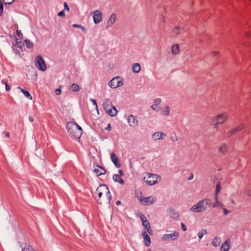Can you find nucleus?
I'll list each match as a JSON object with an SVG mask.
<instances>
[{
    "label": "nucleus",
    "instance_id": "nucleus-1",
    "mask_svg": "<svg viewBox=\"0 0 251 251\" xmlns=\"http://www.w3.org/2000/svg\"><path fill=\"white\" fill-rule=\"evenodd\" d=\"M95 194L98 197V198H96L98 203L101 204L104 202L109 203L110 202L112 196L107 185H100L97 189Z\"/></svg>",
    "mask_w": 251,
    "mask_h": 251
},
{
    "label": "nucleus",
    "instance_id": "nucleus-2",
    "mask_svg": "<svg viewBox=\"0 0 251 251\" xmlns=\"http://www.w3.org/2000/svg\"><path fill=\"white\" fill-rule=\"evenodd\" d=\"M66 128L71 138L78 139L80 138L82 129L76 123L73 122H68L67 124Z\"/></svg>",
    "mask_w": 251,
    "mask_h": 251
},
{
    "label": "nucleus",
    "instance_id": "nucleus-3",
    "mask_svg": "<svg viewBox=\"0 0 251 251\" xmlns=\"http://www.w3.org/2000/svg\"><path fill=\"white\" fill-rule=\"evenodd\" d=\"M211 205V200L209 199H205L200 201L197 204L194 205L190 209L191 212L200 213L204 211L207 209V206H210Z\"/></svg>",
    "mask_w": 251,
    "mask_h": 251
},
{
    "label": "nucleus",
    "instance_id": "nucleus-4",
    "mask_svg": "<svg viewBox=\"0 0 251 251\" xmlns=\"http://www.w3.org/2000/svg\"><path fill=\"white\" fill-rule=\"evenodd\" d=\"M103 107L106 112L110 116L114 117L117 114L116 108L112 104L108 99H105L103 102Z\"/></svg>",
    "mask_w": 251,
    "mask_h": 251
},
{
    "label": "nucleus",
    "instance_id": "nucleus-5",
    "mask_svg": "<svg viewBox=\"0 0 251 251\" xmlns=\"http://www.w3.org/2000/svg\"><path fill=\"white\" fill-rule=\"evenodd\" d=\"M227 118L228 115L227 113H220L212 119L211 124L214 126L215 128L218 129V125L224 123L227 120Z\"/></svg>",
    "mask_w": 251,
    "mask_h": 251
},
{
    "label": "nucleus",
    "instance_id": "nucleus-6",
    "mask_svg": "<svg viewBox=\"0 0 251 251\" xmlns=\"http://www.w3.org/2000/svg\"><path fill=\"white\" fill-rule=\"evenodd\" d=\"M160 176L156 174L147 173L144 177V181L149 185H153L160 180Z\"/></svg>",
    "mask_w": 251,
    "mask_h": 251
},
{
    "label": "nucleus",
    "instance_id": "nucleus-7",
    "mask_svg": "<svg viewBox=\"0 0 251 251\" xmlns=\"http://www.w3.org/2000/svg\"><path fill=\"white\" fill-rule=\"evenodd\" d=\"M35 65L41 71H44L47 69L46 63L43 57L40 55H38L36 57Z\"/></svg>",
    "mask_w": 251,
    "mask_h": 251
},
{
    "label": "nucleus",
    "instance_id": "nucleus-8",
    "mask_svg": "<svg viewBox=\"0 0 251 251\" xmlns=\"http://www.w3.org/2000/svg\"><path fill=\"white\" fill-rule=\"evenodd\" d=\"M108 84L111 88H116L123 85V83L120 77H115L111 80Z\"/></svg>",
    "mask_w": 251,
    "mask_h": 251
},
{
    "label": "nucleus",
    "instance_id": "nucleus-9",
    "mask_svg": "<svg viewBox=\"0 0 251 251\" xmlns=\"http://www.w3.org/2000/svg\"><path fill=\"white\" fill-rule=\"evenodd\" d=\"M140 203L144 205H148L156 201V199L152 196L144 197L139 199Z\"/></svg>",
    "mask_w": 251,
    "mask_h": 251
},
{
    "label": "nucleus",
    "instance_id": "nucleus-10",
    "mask_svg": "<svg viewBox=\"0 0 251 251\" xmlns=\"http://www.w3.org/2000/svg\"><path fill=\"white\" fill-rule=\"evenodd\" d=\"M244 128V126L243 125H241L235 127V128L232 129L230 131L227 132V133H225L224 135V137L225 138H229L232 135L235 133L237 131H239L243 129Z\"/></svg>",
    "mask_w": 251,
    "mask_h": 251
},
{
    "label": "nucleus",
    "instance_id": "nucleus-11",
    "mask_svg": "<svg viewBox=\"0 0 251 251\" xmlns=\"http://www.w3.org/2000/svg\"><path fill=\"white\" fill-rule=\"evenodd\" d=\"M127 122L129 126L131 127H135L138 125V121L132 115H129L128 116Z\"/></svg>",
    "mask_w": 251,
    "mask_h": 251
},
{
    "label": "nucleus",
    "instance_id": "nucleus-12",
    "mask_svg": "<svg viewBox=\"0 0 251 251\" xmlns=\"http://www.w3.org/2000/svg\"><path fill=\"white\" fill-rule=\"evenodd\" d=\"M93 17L96 24L100 23L102 21L101 13L98 10L93 12Z\"/></svg>",
    "mask_w": 251,
    "mask_h": 251
},
{
    "label": "nucleus",
    "instance_id": "nucleus-13",
    "mask_svg": "<svg viewBox=\"0 0 251 251\" xmlns=\"http://www.w3.org/2000/svg\"><path fill=\"white\" fill-rule=\"evenodd\" d=\"M110 158L116 167L120 168L121 167V164L119 163V159L114 152L110 154Z\"/></svg>",
    "mask_w": 251,
    "mask_h": 251
},
{
    "label": "nucleus",
    "instance_id": "nucleus-14",
    "mask_svg": "<svg viewBox=\"0 0 251 251\" xmlns=\"http://www.w3.org/2000/svg\"><path fill=\"white\" fill-rule=\"evenodd\" d=\"M166 136V135L162 132H155L152 135V137L154 140H159L163 139Z\"/></svg>",
    "mask_w": 251,
    "mask_h": 251
},
{
    "label": "nucleus",
    "instance_id": "nucleus-15",
    "mask_svg": "<svg viewBox=\"0 0 251 251\" xmlns=\"http://www.w3.org/2000/svg\"><path fill=\"white\" fill-rule=\"evenodd\" d=\"M94 172L97 176H100L106 173V170L103 167H100L99 165H97L95 168Z\"/></svg>",
    "mask_w": 251,
    "mask_h": 251
},
{
    "label": "nucleus",
    "instance_id": "nucleus-16",
    "mask_svg": "<svg viewBox=\"0 0 251 251\" xmlns=\"http://www.w3.org/2000/svg\"><path fill=\"white\" fill-rule=\"evenodd\" d=\"M116 19V15L113 13L110 16L107 22V25L108 26H111L115 22Z\"/></svg>",
    "mask_w": 251,
    "mask_h": 251
},
{
    "label": "nucleus",
    "instance_id": "nucleus-17",
    "mask_svg": "<svg viewBox=\"0 0 251 251\" xmlns=\"http://www.w3.org/2000/svg\"><path fill=\"white\" fill-rule=\"evenodd\" d=\"M230 246L228 240L226 241L221 247V251H228L229 250Z\"/></svg>",
    "mask_w": 251,
    "mask_h": 251
},
{
    "label": "nucleus",
    "instance_id": "nucleus-18",
    "mask_svg": "<svg viewBox=\"0 0 251 251\" xmlns=\"http://www.w3.org/2000/svg\"><path fill=\"white\" fill-rule=\"evenodd\" d=\"M113 178L115 181L118 182L120 184H124L125 183L124 180L121 178V176L119 175H114L113 176Z\"/></svg>",
    "mask_w": 251,
    "mask_h": 251
},
{
    "label": "nucleus",
    "instance_id": "nucleus-19",
    "mask_svg": "<svg viewBox=\"0 0 251 251\" xmlns=\"http://www.w3.org/2000/svg\"><path fill=\"white\" fill-rule=\"evenodd\" d=\"M141 68L140 64L138 63H136L133 65L132 71L134 73H138L140 71Z\"/></svg>",
    "mask_w": 251,
    "mask_h": 251
},
{
    "label": "nucleus",
    "instance_id": "nucleus-20",
    "mask_svg": "<svg viewBox=\"0 0 251 251\" xmlns=\"http://www.w3.org/2000/svg\"><path fill=\"white\" fill-rule=\"evenodd\" d=\"M143 226L145 227V229H147L149 228V227H150V223L149 221L146 219V218L143 216L141 217Z\"/></svg>",
    "mask_w": 251,
    "mask_h": 251
},
{
    "label": "nucleus",
    "instance_id": "nucleus-21",
    "mask_svg": "<svg viewBox=\"0 0 251 251\" xmlns=\"http://www.w3.org/2000/svg\"><path fill=\"white\" fill-rule=\"evenodd\" d=\"M18 89H20L21 91L24 94L25 96L28 98L29 100H31L32 99V97L28 91L21 88L20 87H18Z\"/></svg>",
    "mask_w": 251,
    "mask_h": 251
},
{
    "label": "nucleus",
    "instance_id": "nucleus-22",
    "mask_svg": "<svg viewBox=\"0 0 251 251\" xmlns=\"http://www.w3.org/2000/svg\"><path fill=\"white\" fill-rule=\"evenodd\" d=\"M215 202L213 203L212 205L213 207L214 208L219 206L221 208H222L224 206V205L221 202L219 201L217 196L215 197Z\"/></svg>",
    "mask_w": 251,
    "mask_h": 251
},
{
    "label": "nucleus",
    "instance_id": "nucleus-23",
    "mask_svg": "<svg viewBox=\"0 0 251 251\" xmlns=\"http://www.w3.org/2000/svg\"><path fill=\"white\" fill-rule=\"evenodd\" d=\"M21 247L22 248V251H35L30 246H26L25 244H22Z\"/></svg>",
    "mask_w": 251,
    "mask_h": 251
},
{
    "label": "nucleus",
    "instance_id": "nucleus-24",
    "mask_svg": "<svg viewBox=\"0 0 251 251\" xmlns=\"http://www.w3.org/2000/svg\"><path fill=\"white\" fill-rule=\"evenodd\" d=\"M179 51V45L178 44H175L172 47V52L173 54H176Z\"/></svg>",
    "mask_w": 251,
    "mask_h": 251
},
{
    "label": "nucleus",
    "instance_id": "nucleus-25",
    "mask_svg": "<svg viewBox=\"0 0 251 251\" xmlns=\"http://www.w3.org/2000/svg\"><path fill=\"white\" fill-rule=\"evenodd\" d=\"M221 242V239L219 237H216L212 241V244L214 247L218 246Z\"/></svg>",
    "mask_w": 251,
    "mask_h": 251
},
{
    "label": "nucleus",
    "instance_id": "nucleus-26",
    "mask_svg": "<svg viewBox=\"0 0 251 251\" xmlns=\"http://www.w3.org/2000/svg\"><path fill=\"white\" fill-rule=\"evenodd\" d=\"M70 89L73 92H78L80 90V87L76 83H73L71 86Z\"/></svg>",
    "mask_w": 251,
    "mask_h": 251
},
{
    "label": "nucleus",
    "instance_id": "nucleus-27",
    "mask_svg": "<svg viewBox=\"0 0 251 251\" xmlns=\"http://www.w3.org/2000/svg\"><path fill=\"white\" fill-rule=\"evenodd\" d=\"M219 150L220 152L225 153L227 151V146L226 144H224L220 147Z\"/></svg>",
    "mask_w": 251,
    "mask_h": 251
},
{
    "label": "nucleus",
    "instance_id": "nucleus-28",
    "mask_svg": "<svg viewBox=\"0 0 251 251\" xmlns=\"http://www.w3.org/2000/svg\"><path fill=\"white\" fill-rule=\"evenodd\" d=\"M168 213L170 215V216L173 217L174 218H177L178 217V214L177 212L173 209H170L168 211Z\"/></svg>",
    "mask_w": 251,
    "mask_h": 251
},
{
    "label": "nucleus",
    "instance_id": "nucleus-29",
    "mask_svg": "<svg viewBox=\"0 0 251 251\" xmlns=\"http://www.w3.org/2000/svg\"><path fill=\"white\" fill-rule=\"evenodd\" d=\"M25 43L26 48L28 49H31L34 46L33 43L28 39H25Z\"/></svg>",
    "mask_w": 251,
    "mask_h": 251
},
{
    "label": "nucleus",
    "instance_id": "nucleus-30",
    "mask_svg": "<svg viewBox=\"0 0 251 251\" xmlns=\"http://www.w3.org/2000/svg\"><path fill=\"white\" fill-rule=\"evenodd\" d=\"M144 241L146 246L149 247L151 245V241L150 236H144Z\"/></svg>",
    "mask_w": 251,
    "mask_h": 251
},
{
    "label": "nucleus",
    "instance_id": "nucleus-31",
    "mask_svg": "<svg viewBox=\"0 0 251 251\" xmlns=\"http://www.w3.org/2000/svg\"><path fill=\"white\" fill-rule=\"evenodd\" d=\"M221 189V187L220 183L219 182L216 184V191H215V197H216V196L218 197V194L220 193Z\"/></svg>",
    "mask_w": 251,
    "mask_h": 251
},
{
    "label": "nucleus",
    "instance_id": "nucleus-32",
    "mask_svg": "<svg viewBox=\"0 0 251 251\" xmlns=\"http://www.w3.org/2000/svg\"><path fill=\"white\" fill-rule=\"evenodd\" d=\"M16 44L17 47L22 50L23 51L24 49H25L24 44L22 41H17Z\"/></svg>",
    "mask_w": 251,
    "mask_h": 251
},
{
    "label": "nucleus",
    "instance_id": "nucleus-33",
    "mask_svg": "<svg viewBox=\"0 0 251 251\" xmlns=\"http://www.w3.org/2000/svg\"><path fill=\"white\" fill-rule=\"evenodd\" d=\"M181 29L179 26H176L174 28L172 32L174 34L177 35L180 33Z\"/></svg>",
    "mask_w": 251,
    "mask_h": 251
},
{
    "label": "nucleus",
    "instance_id": "nucleus-34",
    "mask_svg": "<svg viewBox=\"0 0 251 251\" xmlns=\"http://www.w3.org/2000/svg\"><path fill=\"white\" fill-rule=\"evenodd\" d=\"M163 113L165 115L168 116L170 113V109L168 106H166L164 109L163 110Z\"/></svg>",
    "mask_w": 251,
    "mask_h": 251
},
{
    "label": "nucleus",
    "instance_id": "nucleus-35",
    "mask_svg": "<svg viewBox=\"0 0 251 251\" xmlns=\"http://www.w3.org/2000/svg\"><path fill=\"white\" fill-rule=\"evenodd\" d=\"M174 236H163L162 238V239L163 240H175L176 238H173Z\"/></svg>",
    "mask_w": 251,
    "mask_h": 251
},
{
    "label": "nucleus",
    "instance_id": "nucleus-36",
    "mask_svg": "<svg viewBox=\"0 0 251 251\" xmlns=\"http://www.w3.org/2000/svg\"><path fill=\"white\" fill-rule=\"evenodd\" d=\"M161 102V100L160 98L155 99L154 100V105L155 106L159 104Z\"/></svg>",
    "mask_w": 251,
    "mask_h": 251
},
{
    "label": "nucleus",
    "instance_id": "nucleus-37",
    "mask_svg": "<svg viewBox=\"0 0 251 251\" xmlns=\"http://www.w3.org/2000/svg\"><path fill=\"white\" fill-rule=\"evenodd\" d=\"M207 233V232L206 229H202L198 233V235H205Z\"/></svg>",
    "mask_w": 251,
    "mask_h": 251
},
{
    "label": "nucleus",
    "instance_id": "nucleus-38",
    "mask_svg": "<svg viewBox=\"0 0 251 251\" xmlns=\"http://www.w3.org/2000/svg\"><path fill=\"white\" fill-rule=\"evenodd\" d=\"M171 140L174 142H176L178 140V138L176 134H174V135L171 136Z\"/></svg>",
    "mask_w": 251,
    "mask_h": 251
},
{
    "label": "nucleus",
    "instance_id": "nucleus-39",
    "mask_svg": "<svg viewBox=\"0 0 251 251\" xmlns=\"http://www.w3.org/2000/svg\"><path fill=\"white\" fill-rule=\"evenodd\" d=\"M16 34L18 37H19L20 39H22L23 37V34L22 33L21 30H17L16 31Z\"/></svg>",
    "mask_w": 251,
    "mask_h": 251
},
{
    "label": "nucleus",
    "instance_id": "nucleus-40",
    "mask_svg": "<svg viewBox=\"0 0 251 251\" xmlns=\"http://www.w3.org/2000/svg\"><path fill=\"white\" fill-rule=\"evenodd\" d=\"M3 10V3L0 0V16H1V14H2Z\"/></svg>",
    "mask_w": 251,
    "mask_h": 251
},
{
    "label": "nucleus",
    "instance_id": "nucleus-41",
    "mask_svg": "<svg viewBox=\"0 0 251 251\" xmlns=\"http://www.w3.org/2000/svg\"><path fill=\"white\" fill-rule=\"evenodd\" d=\"M222 208L223 210L224 215H226L230 212V211L227 210L224 206H223Z\"/></svg>",
    "mask_w": 251,
    "mask_h": 251
},
{
    "label": "nucleus",
    "instance_id": "nucleus-42",
    "mask_svg": "<svg viewBox=\"0 0 251 251\" xmlns=\"http://www.w3.org/2000/svg\"><path fill=\"white\" fill-rule=\"evenodd\" d=\"M57 15L58 16L62 17H64L65 16V12L63 10L58 12Z\"/></svg>",
    "mask_w": 251,
    "mask_h": 251
},
{
    "label": "nucleus",
    "instance_id": "nucleus-43",
    "mask_svg": "<svg viewBox=\"0 0 251 251\" xmlns=\"http://www.w3.org/2000/svg\"><path fill=\"white\" fill-rule=\"evenodd\" d=\"M91 101L93 103V105H95L96 108L98 109V105L97 104V101L95 100L94 99H90Z\"/></svg>",
    "mask_w": 251,
    "mask_h": 251
},
{
    "label": "nucleus",
    "instance_id": "nucleus-44",
    "mask_svg": "<svg viewBox=\"0 0 251 251\" xmlns=\"http://www.w3.org/2000/svg\"><path fill=\"white\" fill-rule=\"evenodd\" d=\"M55 94L57 95H59L61 94V89L60 88L56 89L55 91Z\"/></svg>",
    "mask_w": 251,
    "mask_h": 251
},
{
    "label": "nucleus",
    "instance_id": "nucleus-45",
    "mask_svg": "<svg viewBox=\"0 0 251 251\" xmlns=\"http://www.w3.org/2000/svg\"><path fill=\"white\" fill-rule=\"evenodd\" d=\"M181 228H182V230L183 231H186V226H185V225L183 224V223H181Z\"/></svg>",
    "mask_w": 251,
    "mask_h": 251
},
{
    "label": "nucleus",
    "instance_id": "nucleus-46",
    "mask_svg": "<svg viewBox=\"0 0 251 251\" xmlns=\"http://www.w3.org/2000/svg\"><path fill=\"white\" fill-rule=\"evenodd\" d=\"M64 7H65V9L67 10V11H69L70 10V8L68 6V5H67V3L66 2H64Z\"/></svg>",
    "mask_w": 251,
    "mask_h": 251
},
{
    "label": "nucleus",
    "instance_id": "nucleus-47",
    "mask_svg": "<svg viewBox=\"0 0 251 251\" xmlns=\"http://www.w3.org/2000/svg\"><path fill=\"white\" fill-rule=\"evenodd\" d=\"M149 233L151 235L152 234V230L151 229L150 227H149L147 229H146Z\"/></svg>",
    "mask_w": 251,
    "mask_h": 251
},
{
    "label": "nucleus",
    "instance_id": "nucleus-48",
    "mask_svg": "<svg viewBox=\"0 0 251 251\" xmlns=\"http://www.w3.org/2000/svg\"><path fill=\"white\" fill-rule=\"evenodd\" d=\"M73 26L75 28H80V27H81V25L74 24V25H73Z\"/></svg>",
    "mask_w": 251,
    "mask_h": 251
},
{
    "label": "nucleus",
    "instance_id": "nucleus-49",
    "mask_svg": "<svg viewBox=\"0 0 251 251\" xmlns=\"http://www.w3.org/2000/svg\"><path fill=\"white\" fill-rule=\"evenodd\" d=\"M111 125H110V124H109L107 125V127H105V129H106V130H108V131H109V130H111Z\"/></svg>",
    "mask_w": 251,
    "mask_h": 251
},
{
    "label": "nucleus",
    "instance_id": "nucleus-50",
    "mask_svg": "<svg viewBox=\"0 0 251 251\" xmlns=\"http://www.w3.org/2000/svg\"><path fill=\"white\" fill-rule=\"evenodd\" d=\"M247 195L249 196H251V190H247L246 192Z\"/></svg>",
    "mask_w": 251,
    "mask_h": 251
},
{
    "label": "nucleus",
    "instance_id": "nucleus-51",
    "mask_svg": "<svg viewBox=\"0 0 251 251\" xmlns=\"http://www.w3.org/2000/svg\"><path fill=\"white\" fill-rule=\"evenodd\" d=\"M5 89L7 91H8L10 90V86H8V84L7 83H6V85H5Z\"/></svg>",
    "mask_w": 251,
    "mask_h": 251
},
{
    "label": "nucleus",
    "instance_id": "nucleus-52",
    "mask_svg": "<svg viewBox=\"0 0 251 251\" xmlns=\"http://www.w3.org/2000/svg\"><path fill=\"white\" fill-rule=\"evenodd\" d=\"M156 106L155 105L153 104L151 106V108L152 110H155V111H158L157 109H156Z\"/></svg>",
    "mask_w": 251,
    "mask_h": 251
},
{
    "label": "nucleus",
    "instance_id": "nucleus-53",
    "mask_svg": "<svg viewBox=\"0 0 251 251\" xmlns=\"http://www.w3.org/2000/svg\"><path fill=\"white\" fill-rule=\"evenodd\" d=\"M29 120L30 122L32 123L34 121V118L32 116H30L29 117Z\"/></svg>",
    "mask_w": 251,
    "mask_h": 251
},
{
    "label": "nucleus",
    "instance_id": "nucleus-54",
    "mask_svg": "<svg viewBox=\"0 0 251 251\" xmlns=\"http://www.w3.org/2000/svg\"><path fill=\"white\" fill-rule=\"evenodd\" d=\"M119 173L120 174V176H123L124 175L123 171L122 170H120L119 171Z\"/></svg>",
    "mask_w": 251,
    "mask_h": 251
},
{
    "label": "nucleus",
    "instance_id": "nucleus-55",
    "mask_svg": "<svg viewBox=\"0 0 251 251\" xmlns=\"http://www.w3.org/2000/svg\"><path fill=\"white\" fill-rule=\"evenodd\" d=\"M5 136L7 137V138L9 137V136H10L9 132H5Z\"/></svg>",
    "mask_w": 251,
    "mask_h": 251
},
{
    "label": "nucleus",
    "instance_id": "nucleus-56",
    "mask_svg": "<svg viewBox=\"0 0 251 251\" xmlns=\"http://www.w3.org/2000/svg\"><path fill=\"white\" fill-rule=\"evenodd\" d=\"M193 174H191L190 175V176H189L188 179L189 180H191V179H193Z\"/></svg>",
    "mask_w": 251,
    "mask_h": 251
},
{
    "label": "nucleus",
    "instance_id": "nucleus-57",
    "mask_svg": "<svg viewBox=\"0 0 251 251\" xmlns=\"http://www.w3.org/2000/svg\"><path fill=\"white\" fill-rule=\"evenodd\" d=\"M3 0L4 1V3H5V4H12V3H13V2H9V3H7V2H8V1H7V0Z\"/></svg>",
    "mask_w": 251,
    "mask_h": 251
},
{
    "label": "nucleus",
    "instance_id": "nucleus-58",
    "mask_svg": "<svg viewBox=\"0 0 251 251\" xmlns=\"http://www.w3.org/2000/svg\"><path fill=\"white\" fill-rule=\"evenodd\" d=\"M218 53L216 51H213L212 52V55L213 56L216 55Z\"/></svg>",
    "mask_w": 251,
    "mask_h": 251
},
{
    "label": "nucleus",
    "instance_id": "nucleus-59",
    "mask_svg": "<svg viewBox=\"0 0 251 251\" xmlns=\"http://www.w3.org/2000/svg\"><path fill=\"white\" fill-rule=\"evenodd\" d=\"M2 83L5 84V85H6V83H7V81L5 80L4 79L2 80Z\"/></svg>",
    "mask_w": 251,
    "mask_h": 251
},
{
    "label": "nucleus",
    "instance_id": "nucleus-60",
    "mask_svg": "<svg viewBox=\"0 0 251 251\" xmlns=\"http://www.w3.org/2000/svg\"><path fill=\"white\" fill-rule=\"evenodd\" d=\"M116 205H118L120 204H121V201H117L116 202Z\"/></svg>",
    "mask_w": 251,
    "mask_h": 251
},
{
    "label": "nucleus",
    "instance_id": "nucleus-61",
    "mask_svg": "<svg viewBox=\"0 0 251 251\" xmlns=\"http://www.w3.org/2000/svg\"><path fill=\"white\" fill-rule=\"evenodd\" d=\"M80 28L82 31H83L84 32H85V28L83 26H82L81 25V27H80Z\"/></svg>",
    "mask_w": 251,
    "mask_h": 251
},
{
    "label": "nucleus",
    "instance_id": "nucleus-62",
    "mask_svg": "<svg viewBox=\"0 0 251 251\" xmlns=\"http://www.w3.org/2000/svg\"><path fill=\"white\" fill-rule=\"evenodd\" d=\"M80 28L82 31H83L84 32H85V28L83 26H82L81 25V27H80Z\"/></svg>",
    "mask_w": 251,
    "mask_h": 251
},
{
    "label": "nucleus",
    "instance_id": "nucleus-63",
    "mask_svg": "<svg viewBox=\"0 0 251 251\" xmlns=\"http://www.w3.org/2000/svg\"><path fill=\"white\" fill-rule=\"evenodd\" d=\"M80 28L82 31H83L84 32H85V28L83 26H82L81 25V27H80Z\"/></svg>",
    "mask_w": 251,
    "mask_h": 251
},
{
    "label": "nucleus",
    "instance_id": "nucleus-64",
    "mask_svg": "<svg viewBox=\"0 0 251 251\" xmlns=\"http://www.w3.org/2000/svg\"><path fill=\"white\" fill-rule=\"evenodd\" d=\"M142 235H143V236H145V235H148V234L146 233V231H144L143 233H142Z\"/></svg>",
    "mask_w": 251,
    "mask_h": 251
}]
</instances>
